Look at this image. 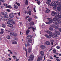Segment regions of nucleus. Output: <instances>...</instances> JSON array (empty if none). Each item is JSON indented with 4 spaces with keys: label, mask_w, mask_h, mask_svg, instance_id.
<instances>
[{
    "label": "nucleus",
    "mask_w": 61,
    "mask_h": 61,
    "mask_svg": "<svg viewBox=\"0 0 61 61\" xmlns=\"http://www.w3.org/2000/svg\"><path fill=\"white\" fill-rule=\"evenodd\" d=\"M46 9L47 10H46L45 11V13H49V12L50 11V10H48V9H47V8H46Z\"/></svg>",
    "instance_id": "obj_27"
},
{
    "label": "nucleus",
    "mask_w": 61,
    "mask_h": 61,
    "mask_svg": "<svg viewBox=\"0 0 61 61\" xmlns=\"http://www.w3.org/2000/svg\"><path fill=\"white\" fill-rule=\"evenodd\" d=\"M7 20H8V19H5V21H6V22H7Z\"/></svg>",
    "instance_id": "obj_60"
},
{
    "label": "nucleus",
    "mask_w": 61,
    "mask_h": 61,
    "mask_svg": "<svg viewBox=\"0 0 61 61\" xmlns=\"http://www.w3.org/2000/svg\"><path fill=\"white\" fill-rule=\"evenodd\" d=\"M25 4L26 5H28V1H27V0H26Z\"/></svg>",
    "instance_id": "obj_40"
},
{
    "label": "nucleus",
    "mask_w": 61,
    "mask_h": 61,
    "mask_svg": "<svg viewBox=\"0 0 61 61\" xmlns=\"http://www.w3.org/2000/svg\"><path fill=\"white\" fill-rule=\"evenodd\" d=\"M33 10L34 11V12H36V9H35V8L34 7V8H33Z\"/></svg>",
    "instance_id": "obj_53"
},
{
    "label": "nucleus",
    "mask_w": 61,
    "mask_h": 61,
    "mask_svg": "<svg viewBox=\"0 0 61 61\" xmlns=\"http://www.w3.org/2000/svg\"><path fill=\"white\" fill-rule=\"evenodd\" d=\"M50 57L51 59H53V57L52 56H50Z\"/></svg>",
    "instance_id": "obj_56"
},
{
    "label": "nucleus",
    "mask_w": 61,
    "mask_h": 61,
    "mask_svg": "<svg viewBox=\"0 0 61 61\" xmlns=\"http://www.w3.org/2000/svg\"><path fill=\"white\" fill-rule=\"evenodd\" d=\"M56 48L58 49H59L60 48V46H58L56 47Z\"/></svg>",
    "instance_id": "obj_52"
},
{
    "label": "nucleus",
    "mask_w": 61,
    "mask_h": 61,
    "mask_svg": "<svg viewBox=\"0 0 61 61\" xmlns=\"http://www.w3.org/2000/svg\"><path fill=\"white\" fill-rule=\"evenodd\" d=\"M4 5L5 6H7V4H4Z\"/></svg>",
    "instance_id": "obj_59"
},
{
    "label": "nucleus",
    "mask_w": 61,
    "mask_h": 61,
    "mask_svg": "<svg viewBox=\"0 0 61 61\" xmlns=\"http://www.w3.org/2000/svg\"><path fill=\"white\" fill-rule=\"evenodd\" d=\"M45 36L46 37H47V38H49L50 37L49 36H48V35L47 34H46L45 35Z\"/></svg>",
    "instance_id": "obj_44"
},
{
    "label": "nucleus",
    "mask_w": 61,
    "mask_h": 61,
    "mask_svg": "<svg viewBox=\"0 0 61 61\" xmlns=\"http://www.w3.org/2000/svg\"><path fill=\"white\" fill-rule=\"evenodd\" d=\"M7 11H8V12H10V10L8 9H7Z\"/></svg>",
    "instance_id": "obj_62"
},
{
    "label": "nucleus",
    "mask_w": 61,
    "mask_h": 61,
    "mask_svg": "<svg viewBox=\"0 0 61 61\" xmlns=\"http://www.w3.org/2000/svg\"><path fill=\"white\" fill-rule=\"evenodd\" d=\"M34 18H35V19H36L37 18H38L36 16H35L34 17Z\"/></svg>",
    "instance_id": "obj_64"
},
{
    "label": "nucleus",
    "mask_w": 61,
    "mask_h": 61,
    "mask_svg": "<svg viewBox=\"0 0 61 61\" xmlns=\"http://www.w3.org/2000/svg\"><path fill=\"white\" fill-rule=\"evenodd\" d=\"M14 55H17V53L16 52H15L14 53Z\"/></svg>",
    "instance_id": "obj_55"
},
{
    "label": "nucleus",
    "mask_w": 61,
    "mask_h": 61,
    "mask_svg": "<svg viewBox=\"0 0 61 61\" xmlns=\"http://www.w3.org/2000/svg\"><path fill=\"white\" fill-rule=\"evenodd\" d=\"M54 36L55 37H57V35L56 33H54Z\"/></svg>",
    "instance_id": "obj_36"
},
{
    "label": "nucleus",
    "mask_w": 61,
    "mask_h": 61,
    "mask_svg": "<svg viewBox=\"0 0 61 61\" xmlns=\"http://www.w3.org/2000/svg\"><path fill=\"white\" fill-rule=\"evenodd\" d=\"M6 12H2L1 13V14L2 15H6Z\"/></svg>",
    "instance_id": "obj_25"
},
{
    "label": "nucleus",
    "mask_w": 61,
    "mask_h": 61,
    "mask_svg": "<svg viewBox=\"0 0 61 61\" xmlns=\"http://www.w3.org/2000/svg\"><path fill=\"white\" fill-rule=\"evenodd\" d=\"M7 26L9 27H13V25L12 24H10L7 25Z\"/></svg>",
    "instance_id": "obj_28"
},
{
    "label": "nucleus",
    "mask_w": 61,
    "mask_h": 61,
    "mask_svg": "<svg viewBox=\"0 0 61 61\" xmlns=\"http://www.w3.org/2000/svg\"><path fill=\"white\" fill-rule=\"evenodd\" d=\"M51 15H53V16H55V18H57V17H59V18H60V16H59V15H57V13L54 12V11H52V13L51 14Z\"/></svg>",
    "instance_id": "obj_2"
},
{
    "label": "nucleus",
    "mask_w": 61,
    "mask_h": 61,
    "mask_svg": "<svg viewBox=\"0 0 61 61\" xmlns=\"http://www.w3.org/2000/svg\"><path fill=\"white\" fill-rule=\"evenodd\" d=\"M23 49L24 50H25L26 51V56H27V49H25V48L24 47L23 48Z\"/></svg>",
    "instance_id": "obj_18"
},
{
    "label": "nucleus",
    "mask_w": 61,
    "mask_h": 61,
    "mask_svg": "<svg viewBox=\"0 0 61 61\" xmlns=\"http://www.w3.org/2000/svg\"><path fill=\"white\" fill-rule=\"evenodd\" d=\"M55 11L57 14H58V15H59V16H61V13H59V12L57 10H56Z\"/></svg>",
    "instance_id": "obj_14"
},
{
    "label": "nucleus",
    "mask_w": 61,
    "mask_h": 61,
    "mask_svg": "<svg viewBox=\"0 0 61 61\" xmlns=\"http://www.w3.org/2000/svg\"><path fill=\"white\" fill-rule=\"evenodd\" d=\"M31 28L32 29V30L34 32H35V30H36V29L35 28H34V27H33L32 26H30L28 28V29H31Z\"/></svg>",
    "instance_id": "obj_8"
},
{
    "label": "nucleus",
    "mask_w": 61,
    "mask_h": 61,
    "mask_svg": "<svg viewBox=\"0 0 61 61\" xmlns=\"http://www.w3.org/2000/svg\"><path fill=\"white\" fill-rule=\"evenodd\" d=\"M56 8H57V5L56 4H55L54 5V7L53 8V9L54 10L56 9Z\"/></svg>",
    "instance_id": "obj_17"
},
{
    "label": "nucleus",
    "mask_w": 61,
    "mask_h": 61,
    "mask_svg": "<svg viewBox=\"0 0 61 61\" xmlns=\"http://www.w3.org/2000/svg\"><path fill=\"white\" fill-rule=\"evenodd\" d=\"M5 16L6 18H8V15L6 14L5 15Z\"/></svg>",
    "instance_id": "obj_49"
},
{
    "label": "nucleus",
    "mask_w": 61,
    "mask_h": 61,
    "mask_svg": "<svg viewBox=\"0 0 61 61\" xmlns=\"http://www.w3.org/2000/svg\"><path fill=\"white\" fill-rule=\"evenodd\" d=\"M55 33L57 34V35H60V32L56 30L55 31Z\"/></svg>",
    "instance_id": "obj_29"
},
{
    "label": "nucleus",
    "mask_w": 61,
    "mask_h": 61,
    "mask_svg": "<svg viewBox=\"0 0 61 61\" xmlns=\"http://www.w3.org/2000/svg\"><path fill=\"white\" fill-rule=\"evenodd\" d=\"M30 57L29 58V59L28 60V61H32V60L33 59V58L34 57V55H30Z\"/></svg>",
    "instance_id": "obj_4"
},
{
    "label": "nucleus",
    "mask_w": 61,
    "mask_h": 61,
    "mask_svg": "<svg viewBox=\"0 0 61 61\" xmlns=\"http://www.w3.org/2000/svg\"><path fill=\"white\" fill-rule=\"evenodd\" d=\"M47 33L49 34V35L50 36H52L53 35H52V33L49 30L47 31Z\"/></svg>",
    "instance_id": "obj_7"
},
{
    "label": "nucleus",
    "mask_w": 61,
    "mask_h": 61,
    "mask_svg": "<svg viewBox=\"0 0 61 61\" xmlns=\"http://www.w3.org/2000/svg\"><path fill=\"white\" fill-rule=\"evenodd\" d=\"M54 4H56L57 5H61V3H58V2L57 1H54Z\"/></svg>",
    "instance_id": "obj_9"
},
{
    "label": "nucleus",
    "mask_w": 61,
    "mask_h": 61,
    "mask_svg": "<svg viewBox=\"0 0 61 61\" xmlns=\"http://www.w3.org/2000/svg\"><path fill=\"white\" fill-rule=\"evenodd\" d=\"M61 5L60 4L58 5V7L57 8V10L59 12H61Z\"/></svg>",
    "instance_id": "obj_5"
},
{
    "label": "nucleus",
    "mask_w": 61,
    "mask_h": 61,
    "mask_svg": "<svg viewBox=\"0 0 61 61\" xmlns=\"http://www.w3.org/2000/svg\"><path fill=\"white\" fill-rule=\"evenodd\" d=\"M8 21H9L7 22V23L8 24H11L12 23V21L13 20H12V19H11L10 18H8Z\"/></svg>",
    "instance_id": "obj_6"
},
{
    "label": "nucleus",
    "mask_w": 61,
    "mask_h": 61,
    "mask_svg": "<svg viewBox=\"0 0 61 61\" xmlns=\"http://www.w3.org/2000/svg\"><path fill=\"white\" fill-rule=\"evenodd\" d=\"M32 36H28L27 37V39H31L32 38Z\"/></svg>",
    "instance_id": "obj_11"
},
{
    "label": "nucleus",
    "mask_w": 61,
    "mask_h": 61,
    "mask_svg": "<svg viewBox=\"0 0 61 61\" xmlns=\"http://www.w3.org/2000/svg\"><path fill=\"white\" fill-rule=\"evenodd\" d=\"M5 18V17L4 16H2L1 17V18L2 20H4Z\"/></svg>",
    "instance_id": "obj_31"
},
{
    "label": "nucleus",
    "mask_w": 61,
    "mask_h": 61,
    "mask_svg": "<svg viewBox=\"0 0 61 61\" xmlns=\"http://www.w3.org/2000/svg\"><path fill=\"white\" fill-rule=\"evenodd\" d=\"M47 1L46 2V4H50V2H51V0H47Z\"/></svg>",
    "instance_id": "obj_24"
},
{
    "label": "nucleus",
    "mask_w": 61,
    "mask_h": 61,
    "mask_svg": "<svg viewBox=\"0 0 61 61\" xmlns=\"http://www.w3.org/2000/svg\"><path fill=\"white\" fill-rule=\"evenodd\" d=\"M8 51L10 52V54H13V52H12L10 50L8 49Z\"/></svg>",
    "instance_id": "obj_42"
},
{
    "label": "nucleus",
    "mask_w": 61,
    "mask_h": 61,
    "mask_svg": "<svg viewBox=\"0 0 61 61\" xmlns=\"http://www.w3.org/2000/svg\"><path fill=\"white\" fill-rule=\"evenodd\" d=\"M34 25V22L32 21L30 23L29 25L30 26H31V25Z\"/></svg>",
    "instance_id": "obj_15"
},
{
    "label": "nucleus",
    "mask_w": 61,
    "mask_h": 61,
    "mask_svg": "<svg viewBox=\"0 0 61 61\" xmlns=\"http://www.w3.org/2000/svg\"><path fill=\"white\" fill-rule=\"evenodd\" d=\"M30 30H27L26 31V35H28V34L30 32Z\"/></svg>",
    "instance_id": "obj_20"
},
{
    "label": "nucleus",
    "mask_w": 61,
    "mask_h": 61,
    "mask_svg": "<svg viewBox=\"0 0 61 61\" xmlns=\"http://www.w3.org/2000/svg\"><path fill=\"white\" fill-rule=\"evenodd\" d=\"M53 30V28H52L50 27L49 28V30L51 31H52Z\"/></svg>",
    "instance_id": "obj_47"
},
{
    "label": "nucleus",
    "mask_w": 61,
    "mask_h": 61,
    "mask_svg": "<svg viewBox=\"0 0 61 61\" xmlns=\"http://www.w3.org/2000/svg\"><path fill=\"white\" fill-rule=\"evenodd\" d=\"M12 44H15V45H16L17 44V41H13L12 43Z\"/></svg>",
    "instance_id": "obj_19"
},
{
    "label": "nucleus",
    "mask_w": 61,
    "mask_h": 61,
    "mask_svg": "<svg viewBox=\"0 0 61 61\" xmlns=\"http://www.w3.org/2000/svg\"><path fill=\"white\" fill-rule=\"evenodd\" d=\"M46 23V24H47V25H49V24H50V23L49 22H47Z\"/></svg>",
    "instance_id": "obj_57"
},
{
    "label": "nucleus",
    "mask_w": 61,
    "mask_h": 61,
    "mask_svg": "<svg viewBox=\"0 0 61 61\" xmlns=\"http://www.w3.org/2000/svg\"><path fill=\"white\" fill-rule=\"evenodd\" d=\"M28 13L30 15H31V12L30 11H28Z\"/></svg>",
    "instance_id": "obj_38"
},
{
    "label": "nucleus",
    "mask_w": 61,
    "mask_h": 61,
    "mask_svg": "<svg viewBox=\"0 0 61 61\" xmlns=\"http://www.w3.org/2000/svg\"><path fill=\"white\" fill-rule=\"evenodd\" d=\"M46 44L47 45H48V46H49V45H51V43L50 42L47 41L46 42Z\"/></svg>",
    "instance_id": "obj_13"
},
{
    "label": "nucleus",
    "mask_w": 61,
    "mask_h": 61,
    "mask_svg": "<svg viewBox=\"0 0 61 61\" xmlns=\"http://www.w3.org/2000/svg\"><path fill=\"white\" fill-rule=\"evenodd\" d=\"M28 51L29 53H30L31 52V48H29L28 49Z\"/></svg>",
    "instance_id": "obj_43"
},
{
    "label": "nucleus",
    "mask_w": 61,
    "mask_h": 61,
    "mask_svg": "<svg viewBox=\"0 0 61 61\" xmlns=\"http://www.w3.org/2000/svg\"><path fill=\"white\" fill-rule=\"evenodd\" d=\"M40 53L42 56H43L44 55V52L43 51H41Z\"/></svg>",
    "instance_id": "obj_22"
},
{
    "label": "nucleus",
    "mask_w": 61,
    "mask_h": 61,
    "mask_svg": "<svg viewBox=\"0 0 61 61\" xmlns=\"http://www.w3.org/2000/svg\"><path fill=\"white\" fill-rule=\"evenodd\" d=\"M6 38L7 39H11L10 36H8L6 37Z\"/></svg>",
    "instance_id": "obj_32"
},
{
    "label": "nucleus",
    "mask_w": 61,
    "mask_h": 61,
    "mask_svg": "<svg viewBox=\"0 0 61 61\" xmlns=\"http://www.w3.org/2000/svg\"><path fill=\"white\" fill-rule=\"evenodd\" d=\"M25 46H26V47H27V44H26V42H25Z\"/></svg>",
    "instance_id": "obj_54"
},
{
    "label": "nucleus",
    "mask_w": 61,
    "mask_h": 61,
    "mask_svg": "<svg viewBox=\"0 0 61 61\" xmlns=\"http://www.w3.org/2000/svg\"><path fill=\"white\" fill-rule=\"evenodd\" d=\"M42 57L41 56L38 58L37 61H41V60L42 59Z\"/></svg>",
    "instance_id": "obj_12"
},
{
    "label": "nucleus",
    "mask_w": 61,
    "mask_h": 61,
    "mask_svg": "<svg viewBox=\"0 0 61 61\" xmlns=\"http://www.w3.org/2000/svg\"><path fill=\"white\" fill-rule=\"evenodd\" d=\"M4 30L3 29H1V31L0 32V34H4Z\"/></svg>",
    "instance_id": "obj_21"
},
{
    "label": "nucleus",
    "mask_w": 61,
    "mask_h": 61,
    "mask_svg": "<svg viewBox=\"0 0 61 61\" xmlns=\"http://www.w3.org/2000/svg\"><path fill=\"white\" fill-rule=\"evenodd\" d=\"M32 19L31 18H29L28 20V21L29 22H30L31 21Z\"/></svg>",
    "instance_id": "obj_34"
},
{
    "label": "nucleus",
    "mask_w": 61,
    "mask_h": 61,
    "mask_svg": "<svg viewBox=\"0 0 61 61\" xmlns=\"http://www.w3.org/2000/svg\"><path fill=\"white\" fill-rule=\"evenodd\" d=\"M27 46H28V47L29 46H30V44H29V42L28 41L27 43Z\"/></svg>",
    "instance_id": "obj_41"
},
{
    "label": "nucleus",
    "mask_w": 61,
    "mask_h": 61,
    "mask_svg": "<svg viewBox=\"0 0 61 61\" xmlns=\"http://www.w3.org/2000/svg\"><path fill=\"white\" fill-rule=\"evenodd\" d=\"M29 16H27L25 17V19H27L28 18H29Z\"/></svg>",
    "instance_id": "obj_61"
},
{
    "label": "nucleus",
    "mask_w": 61,
    "mask_h": 61,
    "mask_svg": "<svg viewBox=\"0 0 61 61\" xmlns=\"http://www.w3.org/2000/svg\"><path fill=\"white\" fill-rule=\"evenodd\" d=\"M0 1H1L2 2H3V3H5V0H0Z\"/></svg>",
    "instance_id": "obj_48"
},
{
    "label": "nucleus",
    "mask_w": 61,
    "mask_h": 61,
    "mask_svg": "<svg viewBox=\"0 0 61 61\" xmlns=\"http://www.w3.org/2000/svg\"><path fill=\"white\" fill-rule=\"evenodd\" d=\"M54 42V41L53 40H51V44L52 45H53V44L54 43L53 42Z\"/></svg>",
    "instance_id": "obj_35"
},
{
    "label": "nucleus",
    "mask_w": 61,
    "mask_h": 61,
    "mask_svg": "<svg viewBox=\"0 0 61 61\" xmlns=\"http://www.w3.org/2000/svg\"><path fill=\"white\" fill-rule=\"evenodd\" d=\"M2 27L4 28H5L6 27V25L5 24H3L2 25Z\"/></svg>",
    "instance_id": "obj_33"
},
{
    "label": "nucleus",
    "mask_w": 61,
    "mask_h": 61,
    "mask_svg": "<svg viewBox=\"0 0 61 61\" xmlns=\"http://www.w3.org/2000/svg\"><path fill=\"white\" fill-rule=\"evenodd\" d=\"M14 7L15 9H17L18 8V6L17 5H14Z\"/></svg>",
    "instance_id": "obj_23"
},
{
    "label": "nucleus",
    "mask_w": 61,
    "mask_h": 61,
    "mask_svg": "<svg viewBox=\"0 0 61 61\" xmlns=\"http://www.w3.org/2000/svg\"><path fill=\"white\" fill-rule=\"evenodd\" d=\"M15 4H16V5H18V6H20V5L19 3L17 2H16L15 3Z\"/></svg>",
    "instance_id": "obj_46"
},
{
    "label": "nucleus",
    "mask_w": 61,
    "mask_h": 61,
    "mask_svg": "<svg viewBox=\"0 0 61 61\" xmlns=\"http://www.w3.org/2000/svg\"><path fill=\"white\" fill-rule=\"evenodd\" d=\"M56 61H60V60L58 59H56Z\"/></svg>",
    "instance_id": "obj_63"
},
{
    "label": "nucleus",
    "mask_w": 61,
    "mask_h": 61,
    "mask_svg": "<svg viewBox=\"0 0 61 61\" xmlns=\"http://www.w3.org/2000/svg\"><path fill=\"white\" fill-rule=\"evenodd\" d=\"M40 47L42 49H44L46 48V46L44 45H42L40 46Z\"/></svg>",
    "instance_id": "obj_16"
},
{
    "label": "nucleus",
    "mask_w": 61,
    "mask_h": 61,
    "mask_svg": "<svg viewBox=\"0 0 61 61\" xmlns=\"http://www.w3.org/2000/svg\"><path fill=\"white\" fill-rule=\"evenodd\" d=\"M37 3H38L39 5L40 4V1H38L37 2Z\"/></svg>",
    "instance_id": "obj_50"
},
{
    "label": "nucleus",
    "mask_w": 61,
    "mask_h": 61,
    "mask_svg": "<svg viewBox=\"0 0 61 61\" xmlns=\"http://www.w3.org/2000/svg\"><path fill=\"white\" fill-rule=\"evenodd\" d=\"M60 18L59 17H57V18H53V20L52 19H50V18H48L47 19L49 20V22L50 23H52V21H53L52 22L53 23H55L56 24H60L61 23V21L58 20V19L59 20H60V18H61V16H60Z\"/></svg>",
    "instance_id": "obj_1"
},
{
    "label": "nucleus",
    "mask_w": 61,
    "mask_h": 61,
    "mask_svg": "<svg viewBox=\"0 0 61 61\" xmlns=\"http://www.w3.org/2000/svg\"><path fill=\"white\" fill-rule=\"evenodd\" d=\"M28 42L29 43H32V39H30V40H28Z\"/></svg>",
    "instance_id": "obj_30"
},
{
    "label": "nucleus",
    "mask_w": 61,
    "mask_h": 61,
    "mask_svg": "<svg viewBox=\"0 0 61 61\" xmlns=\"http://www.w3.org/2000/svg\"><path fill=\"white\" fill-rule=\"evenodd\" d=\"M11 23H12L13 24H15V22L14 21H13V22H12V21Z\"/></svg>",
    "instance_id": "obj_58"
},
{
    "label": "nucleus",
    "mask_w": 61,
    "mask_h": 61,
    "mask_svg": "<svg viewBox=\"0 0 61 61\" xmlns=\"http://www.w3.org/2000/svg\"><path fill=\"white\" fill-rule=\"evenodd\" d=\"M6 7V8H7V7L8 8H9L10 9L12 8V7H11L10 5H9V6L6 7Z\"/></svg>",
    "instance_id": "obj_37"
},
{
    "label": "nucleus",
    "mask_w": 61,
    "mask_h": 61,
    "mask_svg": "<svg viewBox=\"0 0 61 61\" xmlns=\"http://www.w3.org/2000/svg\"><path fill=\"white\" fill-rule=\"evenodd\" d=\"M53 25H54L55 26L53 25H50V26H51V27H52L53 28H55L56 29H58V27L57 26V25L56 24V23H54V24H53Z\"/></svg>",
    "instance_id": "obj_3"
},
{
    "label": "nucleus",
    "mask_w": 61,
    "mask_h": 61,
    "mask_svg": "<svg viewBox=\"0 0 61 61\" xmlns=\"http://www.w3.org/2000/svg\"><path fill=\"white\" fill-rule=\"evenodd\" d=\"M53 53H55L56 52V50L54 49L53 50Z\"/></svg>",
    "instance_id": "obj_51"
},
{
    "label": "nucleus",
    "mask_w": 61,
    "mask_h": 61,
    "mask_svg": "<svg viewBox=\"0 0 61 61\" xmlns=\"http://www.w3.org/2000/svg\"><path fill=\"white\" fill-rule=\"evenodd\" d=\"M15 4H16V5H18V6H20V5L19 3L17 2H16L15 3Z\"/></svg>",
    "instance_id": "obj_45"
},
{
    "label": "nucleus",
    "mask_w": 61,
    "mask_h": 61,
    "mask_svg": "<svg viewBox=\"0 0 61 61\" xmlns=\"http://www.w3.org/2000/svg\"><path fill=\"white\" fill-rule=\"evenodd\" d=\"M10 35L11 36H14V32H11L10 33Z\"/></svg>",
    "instance_id": "obj_26"
},
{
    "label": "nucleus",
    "mask_w": 61,
    "mask_h": 61,
    "mask_svg": "<svg viewBox=\"0 0 61 61\" xmlns=\"http://www.w3.org/2000/svg\"><path fill=\"white\" fill-rule=\"evenodd\" d=\"M9 17L10 18H13L14 17V14L12 13L11 14H10L9 15Z\"/></svg>",
    "instance_id": "obj_10"
},
{
    "label": "nucleus",
    "mask_w": 61,
    "mask_h": 61,
    "mask_svg": "<svg viewBox=\"0 0 61 61\" xmlns=\"http://www.w3.org/2000/svg\"><path fill=\"white\" fill-rule=\"evenodd\" d=\"M18 36V34L17 33H15L14 34V36Z\"/></svg>",
    "instance_id": "obj_39"
}]
</instances>
